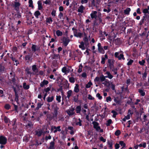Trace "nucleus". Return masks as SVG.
Instances as JSON below:
<instances>
[{
  "label": "nucleus",
  "instance_id": "ea45409f",
  "mask_svg": "<svg viewBox=\"0 0 149 149\" xmlns=\"http://www.w3.org/2000/svg\"><path fill=\"white\" fill-rule=\"evenodd\" d=\"M107 143L109 145V147L110 148H112V143L111 141H108Z\"/></svg>",
  "mask_w": 149,
  "mask_h": 149
},
{
  "label": "nucleus",
  "instance_id": "6ab92c4d",
  "mask_svg": "<svg viewBox=\"0 0 149 149\" xmlns=\"http://www.w3.org/2000/svg\"><path fill=\"white\" fill-rule=\"evenodd\" d=\"M61 127L60 126H58L57 127L54 126L53 128L54 129H55L54 131V133H56L57 131L60 132L61 131V129H60Z\"/></svg>",
  "mask_w": 149,
  "mask_h": 149
},
{
  "label": "nucleus",
  "instance_id": "1a4fd4ad",
  "mask_svg": "<svg viewBox=\"0 0 149 149\" xmlns=\"http://www.w3.org/2000/svg\"><path fill=\"white\" fill-rule=\"evenodd\" d=\"M31 49L34 52L39 50V47L36 45L33 44L31 47Z\"/></svg>",
  "mask_w": 149,
  "mask_h": 149
},
{
  "label": "nucleus",
  "instance_id": "393cba45",
  "mask_svg": "<svg viewBox=\"0 0 149 149\" xmlns=\"http://www.w3.org/2000/svg\"><path fill=\"white\" fill-rule=\"evenodd\" d=\"M54 97L53 96L51 97H48L47 98V101L48 102H51L53 100Z\"/></svg>",
  "mask_w": 149,
  "mask_h": 149
},
{
  "label": "nucleus",
  "instance_id": "ddd939ff",
  "mask_svg": "<svg viewBox=\"0 0 149 149\" xmlns=\"http://www.w3.org/2000/svg\"><path fill=\"white\" fill-rule=\"evenodd\" d=\"M48 83L49 82L48 81L44 80L42 81L41 82L40 85L41 87H43L45 85H47Z\"/></svg>",
  "mask_w": 149,
  "mask_h": 149
},
{
  "label": "nucleus",
  "instance_id": "2f4dec72",
  "mask_svg": "<svg viewBox=\"0 0 149 149\" xmlns=\"http://www.w3.org/2000/svg\"><path fill=\"white\" fill-rule=\"evenodd\" d=\"M32 70L35 72L38 71L36 66V65H33L32 66Z\"/></svg>",
  "mask_w": 149,
  "mask_h": 149
},
{
  "label": "nucleus",
  "instance_id": "2eb2a0df",
  "mask_svg": "<svg viewBox=\"0 0 149 149\" xmlns=\"http://www.w3.org/2000/svg\"><path fill=\"white\" fill-rule=\"evenodd\" d=\"M74 91L76 93H78L79 92V86L78 84H75V86L74 87Z\"/></svg>",
  "mask_w": 149,
  "mask_h": 149
},
{
  "label": "nucleus",
  "instance_id": "7ed1b4c3",
  "mask_svg": "<svg viewBox=\"0 0 149 149\" xmlns=\"http://www.w3.org/2000/svg\"><path fill=\"white\" fill-rule=\"evenodd\" d=\"M119 52H116L114 54V56L116 58H117L119 60H121L123 59L124 60L125 58L124 57V55L123 54H120L119 55Z\"/></svg>",
  "mask_w": 149,
  "mask_h": 149
},
{
  "label": "nucleus",
  "instance_id": "f03ea898",
  "mask_svg": "<svg viewBox=\"0 0 149 149\" xmlns=\"http://www.w3.org/2000/svg\"><path fill=\"white\" fill-rule=\"evenodd\" d=\"M73 31L74 36L77 37L81 38L82 34L80 32H78L77 29L73 27L72 29Z\"/></svg>",
  "mask_w": 149,
  "mask_h": 149
},
{
  "label": "nucleus",
  "instance_id": "09e8293b",
  "mask_svg": "<svg viewBox=\"0 0 149 149\" xmlns=\"http://www.w3.org/2000/svg\"><path fill=\"white\" fill-rule=\"evenodd\" d=\"M96 1H98V0H96ZM92 5L93 6H96L97 3L96 2L95 0H93L92 2Z\"/></svg>",
  "mask_w": 149,
  "mask_h": 149
},
{
  "label": "nucleus",
  "instance_id": "f257e3e1",
  "mask_svg": "<svg viewBox=\"0 0 149 149\" xmlns=\"http://www.w3.org/2000/svg\"><path fill=\"white\" fill-rule=\"evenodd\" d=\"M92 124L93 125V127L97 131H99L101 132H103V130L101 129L100 126L99 125L98 123L95 121H93L92 122Z\"/></svg>",
  "mask_w": 149,
  "mask_h": 149
},
{
  "label": "nucleus",
  "instance_id": "c03bdc74",
  "mask_svg": "<svg viewBox=\"0 0 149 149\" xmlns=\"http://www.w3.org/2000/svg\"><path fill=\"white\" fill-rule=\"evenodd\" d=\"M42 104L41 103H38L37 104V106L36 107V109L38 110L40 108H41Z\"/></svg>",
  "mask_w": 149,
  "mask_h": 149
},
{
  "label": "nucleus",
  "instance_id": "412c9836",
  "mask_svg": "<svg viewBox=\"0 0 149 149\" xmlns=\"http://www.w3.org/2000/svg\"><path fill=\"white\" fill-rule=\"evenodd\" d=\"M113 42L116 45H118L121 43V41L119 38H117L114 40Z\"/></svg>",
  "mask_w": 149,
  "mask_h": 149
},
{
  "label": "nucleus",
  "instance_id": "c85d7f7f",
  "mask_svg": "<svg viewBox=\"0 0 149 149\" xmlns=\"http://www.w3.org/2000/svg\"><path fill=\"white\" fill-rule=\"evenodd\" d=\"M78 121L76 123V125H79L80 126H82L81 122L82 121L80 119V118H79L78 119Z\"/></svg>",
  "mask_w": 149,
  "mask_h": 149
},
{
  "label": "nucleus",
  "instance_id": "603ef678",
  "mask_svg": "<svg viewBox=\"0 0 149 149\" xmlns=\"http://www.w3.org/2000/svg\"><path fill=\"white\" fill-rule=\"evenodd\" d=\"M111 112L113 113V118H115L116 115L117 114V113L115 111L113 110L111 111Z\"/></svg>",
  "mask_w": 149,
  "mask_h": 149
},
{
  "label": "nucleus",
  "instance_id": "4c0bfd02",
  "mask_svg": "<svg viewBox=\"0 0 149 149\" xmlns=\"http://www.w3.org/2000/svg\"><path fill=\"white\" fill-rule=\"evenodd\" d=\"M79 95H77V96H74L73 97V100L74 102H77L78 101V97Z\"/></svg>",
  "mask_w": 149,
  "mask_h": 149
},
{
  "label": "nucleus",
  "instance_id": "c9c22d12",
  "mask_svg": "<svg viewBox=\"0 0 149 149\" xmlns=\"http://www.w3.org/2000/svg\"><path fill=\"white\" fill-rule=\"evenodd\" d=\"M29 7H31L32 8H33V2L32 0H29Z\"/></svg>",
  "mask_w": 149,
  "mask_h": 149
},
{
  "label": "nucleus",
  "instance_id": "bf43d9fd",
  "mask_svg": "<svg viewBox=\"0 0 149 149\" xmlns=\"http://www.w3.org/2000/svg\"><path fill=\"white\" fill-rule=\"evenodd\" d=\"M84 41L86 43H87L88 42V40L87 36H85V37L84 38Z\"/></svg>",
  "mask_w": 149,
  "mask_h": 149
},
{
  "label": "nucleus",
  "instance_id": "6e6d98bb",
  "mask_svg": "<svg viewBox=\"0 0 149 149\" xmlns=\"http://www.w3.org/2000/svg\"><path fill=\"white\" fill-rule=\"evenodd\" d=\"M143 13L145 14H147V13H148V14H149V12L148 11V9L147 8H145V9H144L143 10Z\"/></svg>",
  "mask_w": 149,
  "mask_h": 149
},
{
  "label": "nucleus",
  "instance_id": "774afa93",
  "mask_svg": "<svg viewBox=\"0 0 149 149\" xmlns=\"http://www.w3.org/2000/svg\"><path fill=\"white\" fill-rule=\"evenodd\" d=\"M111 101V98L110 96H109L107 97L106 98V101L107 102H108L109 101Z\"/></svg>",
  "mask_w": 149,
  "mask_h": 149
},
{
  "label": "nucleus",
  "instance_id": "f3484780",
  "mask_svg": "<svg viewBox=\"0 0 149 149\" xmlns=\"http://www.w3.org/2000/svg\"><path fill=\"white\" fill-rule=\"evenodd\" d=\"M36 135H37L38 136H40L43 133V131L41 130H36L35 132Z\"/></svg>",
  "mask_w": 149,
  "mask_h": 149
},
{
  "label": "nucleus",
  "instance_id": "052dcab7",
  "mask_svg": "<svg viewBox=\"0 0 149 149\" xmlns=\"http://www.w3.org/2000/svg\"><path fill=\"white\" fill-rule=\"evenodd\" d=\"M20 5V3L18 2H15V8L19 7Z\"/></svg>",
  "mask_w": 149,
  "mask_h": 149
},
{
  "label": "nucleus",
  "instance_id": "8fccbe9b",
  "mask_svg": "<svg viewBox=\"0 0 149 149\" xmlns=\"http://www.w3.org/2000/svg\"><path fill=\"white\" fill-rule=\"evenodd\" d=\"M121 132L120 130H117L115 132V134L117 136L119 135L120 134Z\"/></svg>",
  "mask_w": 149,
  "mask_h": 149
},
{
  "label": "nucleus",
  "instance_id": "e2e57ef3",
  "mask_svg": "<svg viewBox=\"0 0 149 149\" xmlns=\"http://www.w3.org/2000/svg\"><path fill=\"white\" fill-rule=\"evenodd\" d=\"M145 61L144 60H143L141 61H139V64L141 65H143L145 63Z\"/></svg>",
  "mask_w": 149,
  "mask_h": 149
},
{
  "label": "nucleus",
  "instance_id": "bb28decb",
  "mask_svg": "<svg viewBox=\"0 0 149 149\" xmlns=\"http://www.w3.org/2000/svg\"><path fill=\"white\" fill-rule=\"evenodd\" d=\"M34 15L36 17L38 18V16L40 15V13L39 11L37 10L34 13Z\"/></svg>",
  "mask_w": 149,
  "mask_h": 149
},
{
  "label": "nucleus",
  "instance_id": "20e7f679",
  "mask_svg": "<svg viewBox=\"0 0 149 149\" xmlns=\"http://www.w3.org/2000/svg\"><path fill=\"white\" fill-rule=\"evenodd\" d=\"M74 109L73 108H72L68 109L66 112L69 116H72L75 114L74 112Z\"/></svg>",
  "mask_w": 149,
  "mask_h": 149
},
{
  "label": "nucleus",
  "instance_id": "e433bc0d",
  "mask_svg": "<svg viewBox=\"0 0 149 149\" xmlns=\"http://www.w3.org/2000/svg\"><path fill=\"white\" fill-rule=\"evenodd\" d=\"M32 56V55H31L30 54L26 55L25 57V59L26 60L29 61L31 58Z\"/></svg>",
  "mask_w": 149,
  "mask_h": 149
},
{
  "label": "nucleus",
  "instance_id": "4be33fe9",
  "mask_svg": "<svg viewBox=\"0 0 149 149\" xmlns=\"http://www.w3.org/2000/svg\"><path fill=\"white\" fill-rule=\"evenodd\" d=\"M130 10L131 9L130 8H127L125 10H124V13L126 15H129Z\"/></svg>",
  "mask_w": 149,
  "mask_h": 149
},
{
  "label": "nucleus",
  "instance_id": "69168bd1",
  "mask_svg": "<svg viewBox=\"0 0 149 149\" xmlns=\"http://www.w3.org/2000/svg\"><path fill=\"white\" fill-rule=\"evenodd\" d=\"M4 120L6 123H8L9 122V120L5 116L4 117Z\"/></svg>",
  "mask_w": 149,
  "mask_h": 149
},
{
  "label": "nucleus",
  "instance_id": "37998d69",
  "mask_svg": "<svg viewBox=\"0 0 149 149\" xmlns=\"http://www.w3.org/2000/svg\"><path fill=\"white\" fill-rule=\"evenodd\" d=\"M62 71L63 73H64L65 74H66L67 68L65 67H63L62 69Z\"/></svg>",
  "mask_w": 149,
  "mask_h": 149
},
{
  "label": "nucleus",
  "instance_id": "39448f33",
  "mask_svg": "<svg viewBox=\"0 0 149 149\" xmlns=\"http://www.w3.org/2000/svg\"><path fill=\"white\" fill-rule=\"evenodd\" d=\"M52 109L54 110V115L56 117L58 114L57 111L59 109V108L57 107V106L56 105H52Z\"/></svg>",
  "mask_w": 149,
  "mask_h": 149
},
{
  "label": "nucleus",
  "instance_id": "a19ab883",
  "mask_svg": "<svg viewBox=\"0 0 149 149\" xmlns=\"http://www.w3.org/2000/svg\"><path fill=\"white\" fill-rule=\"evenodd\" d=\"M69 81L71 83H74L75 82V79L73 77H70L69 78Z\"/></svg>",
  "mask_w": 149,
  "mask_h": 149
},
{
  "label": "nucleus",
  "instance_id": "4468645a",
  "mask_svg": "<svg viewBox=\"0 0 149 149\" xmlns=\"http://www.w3.org/2000/svg\"><path fill=\"white\" fill-rule=\"evenodd\" d=\"M85 9V8L83 5H81L78 8V11L79 12L82 13L83 12L84 10Z\"/></svg>",
  "mask_w": 149,
  "mask_h": 149
},
{
  "label": "nucleus",
  "instance_id": "0e129e2a",
  "mask_svg": "<svg viewBox=\"0 0 149 149\" xmlns=\"http://www.w3.org/2000/svg\"><path fill=\"white\" fill-rule=\"evenodd\" d=\"M100 80V77H97L94 79V81L95 82H97L99 81Z\"/></svg>",
  "mask_w": 149,
  "mask_h": 149
},
{
  "label": "nucleus",
  "instance_id": "473e14b6",
  "mask_svg": "<svg viewBox=\"0 0 149 149\" xmlns=\"http://www.w3.org/2000/svg\"><path fill=\"white\" fill-rule=\"evenodd\" d=\"M131 116L127 114V115L126 116H125V118L123 119V120L124 121H125L126 120L130 119Z\"/></svg>",
  "mask_w": 149,
  "mask_h": 149
},
{
  "label": "nucleus",
  "instance_id": "423d86ee",
  "mask_svg": "<svg viewBox=\"0 0 149 149\" xmlns=\"http://www.w3.org/2000/svg\"><path fill=\"white\" fill-rule=\"evenodd\" d=\"M98 50L99 53L104 54L105 53L102 47L101 46V44L99 43L97 44Z\"/></svg>",
  "mask_w": 149,
  "mask_h": 149
},
{
  "label": "nucleus",
  "instance_id": "9b49d317",
  "mask_svg": "<svg viewBox=\"0 0 149 149\" xmlns=\"http://www.w3.org/2000/svg\"><path fill=\"white\" fill-rule=\"evenodd\" d=\"M97 12L96 11H93L92 13L90 15L91 18L93 19H96L97 17Z\"/></svg>",
  "mask_w": 149,
  "mask_h": 149
},
{
  "label": "nucleus",
  "instance_id": "58836bf2",
  "mask_svg": "<svg viewBox=\"0 0 149 149\" xmlns=\"http://www.w3.org/2000/svg\"><path fill=\"white\" fill-rule=\"evenodd\" d=\"M139 92L142 96H144L145 94V92L142 89H139Z\"/></svg>",
  "mask_w": 149,
  "mask_h": 149
},
{
  "label": "nucleus",
  "instance_id": "aec40b11",
  "mask_svg": "<svg viewBox=\"0 0 149 149\" xmlns=\"http://www.w3.org/2000/svg\"><path fill=\"white\" fill-rule=\"evenodd\" d=\"M108 63L109 64L110 68L111 69L113 67V62L112 60L111 59L108 60Z\"/></svg>",
  "mask_w": 149,
  "mask_h": 149
},
{
  "label": "nucleus",
  "instance_id": "dca6fc26",
  "mask_svg": "<svg viewBox=\"0 0 149 149\" xmlns=\"http://www.w3.org/2000/svg\"><path fill=\"white\" fill-rule=\"evenodd\" d=\"M72 93L73 91L72 90H69L67 92V97L68 99H69L70 97L71 96Z\"/></svg>",
  "mask_w": 149,
  "mask_h": 149
},
{
  "label": "nucleus",
  "instance_id": "79ce46f5",
  "mask_svg": "<svg viewBox=\"0 0 149 149\" xmlns=\"http://www.w3.org/2000/svg\"><path fill=\"white\" fill-rule=\"evenodd\" d=\"M139 146L140 147H143L145 148L146 146V143L145 142H143L139 145Z\"/></svg>",
  "mask_w": 149,
  "mask_h": 149
},
{
  "label": "nucleus",
  "instance_id": "5701e85b",
  "mask_svg": "<svg viewBox=\"0 0 149 149\" xmlns=\"http://www.w3.org/2000/svg\"><path fill=\"white\" fill-rule=\"evenodd\" d=\"M79 47L81 48L82 50H84L85 49V48L84 46V43L83 42H81L80 45H79Z\"/></svg>",
  "mask_w": 149,
  "mask_h": 149
},
{
  "label": "nucleus",
  "instance_id": "5fc2aeb1",
  "mask_svg": "<svg viewBox=\"0 0 149 149\" xmlns=\"http://www.w3.org/2000/svg\"><path fill=\"white\" fill-rule=\"evenodd\" d=\"M51 88V86H49L47 88H45L44 89V90L45 92L47 93V92L50 91Z\"/></svg>",
  "mask_w": 149,
  "mask_h": 149
},
{
  "label": "nucleus",
  "instance_id": "a211bd4d",
  "mask_svg": "<svg viewBox=\"0 0 149 149\" xmlns=\"http://www.w3.org/2000/svg\"><path fill=\"white\" fill-rule=\"evenodd\" d=\"M81 110V107L80 105L77 106L76 108V111L77 113H80Z\"/></svg>",
  "mask_w": 149,
  "mask_h": 149
},
{
  "label": "nucleus",
  "instance_id": "338daca9",
  "mask_svg": "<svg viewBox=\"0 0 149 149\" xmlns=\"http://www.w3.org/2000/svg\"><path fill=\"white\" fill-rule=\"evenodd\" d=\"M100 140L103 142H105L106 141V139H104L102 136H101L100 137Z\"/></svg>",
  "mask_w": 149,
  "mask_h": 149
},
{
  "label": "nucleus",
  "instance_id": "cd10ccee",
  "mask_svg": "<svg viewBox=\"0 0 149 149\" xmlns=\"http://www.w3.org/2000/svg\"><path fill=\"white\" fill-rule=\"evenodd\" d=\"M23 86L25 89H28L29 88V85H26V83L24 82L23 84Z\"/></svg>",
  "mask_w": 149,
  "mask_h": 149
},
{
  "label": "nucleus",
  "instance_id": "3c124183",
  "mask_svg": "<svg viewBox=\"0 0 149 149\" xmlns=\"http://www.w3.org/2000/svg\"><path fill=\"white\" fill-rule=\"evenodd\" d=\"M82 66L81 65H80L79 66V69L78 71V72L80 73L82 71Z\"/></svg>",
  "mask_w": 149,
  "mask_h": 149
},
{
  "label": "nucleus",
  "instance_id": "f8f14e48",
  "mask_svg": "<svg viewBox=\"0 0 149 149\" xmlns=\"http://www.w3.org/2000/svg\"><path fill=\"white\" fill-rule=\"evenodd\" d=\"M107 59L108 56L107 54H106L104 55V57L102 56L101 58V63L102 64H104L105 63V60Z\"/></svg>",
  "mask_w": 149,
  "mask_h": 149
},
{
  "label": "nucleus",
  "instance_id": "680f3d73",
  "mask_svg": "<svg viewBox=\"0 0 149 149\" xmlns=\"http://www.w3.org/2000/svg\"><path fill=\"white\" fill-rule=\"evenodd\" d=\"M56 11L54 9L52 10L51 13V15L52 16L54 17L56 16Z\"/></svg>",
  "mask_w": 149,
  "mask_h": 149
},
{
  "label": "nucleus",
  "instance_id": "864d4df0",
  "mask_svg": "<svg viewBox=\"0 0 149 149\" xmlns=\"http://www.w3.org/2000/svg\"><path fill=\"white\" fill-rule=\"evenodd\" d=\"M119 144L120 145L123 146V148L125 147V144L124 143V142L123 141H120L119 142Z\"/></svg>",
  "mask_w": 149,
  "mask_h": 149
},
{
  "label": "nucleus",
  "instance_id": "b1692460",
  "mask_svg": "<svg viewBox=\"0 0 149 149\" xmlns=\"http://www.w3.org/2000/svg\"><path fill=\"white\" fill-rule=\"evenodd\" d=\"M54 141H52L50 143V145L49 148V149H54Z\"/></svg>",
  "mask_w": 149,
  "mask_h": 149
},
{
  "label": "nucleus",
  "instance_id": "72a5a7b5",
  "mask_svg": "<svg viewBox=\"0 0 149 149\" xmlns=\"http://www.w3.org/2000/svg\"><path fill=\"white\" fill-rule=\"evenodd\" d=\"M92 83L91 81H89L88 83L86 85V87L87 88H88L91 87V86L92 85Z\"/></svg>",
  "mask_w": 149,
  "mask_h": 149
},
{
  "label": "nucleus",
  "instance_id": "de8ad7c7",
  "mask_svg": "<svg viewBox=\"0 0 149 149\" xmlns=\"http://www.w3.org/2000/svg\"><path fill=\"white\" fill-rule=\"evenodd\" d=\"M26 126L28 128L29 127H32L33 126V125L31 123V122H29V123L27 124V125H26Z\"/></svg>",
  "mask_w": 149,
  "mask_h": 149
},
{
  "label": "nucleus",
  "instance_id": "a878e982",
  "mask_svg": "<svg viewBox=\"0 0 149 149\" xmlns=\"http://www.w3.org/2000/svg\"><path fill=\"white\" fill-rule=\"evenodd\" d=\"M56 35L58 36H61L63 35V33L59 30H58L56 31Z\"/></svg>",
  "mask_w": 149,
  "mask_h": 149
},
{
  "label": "nucleus",
  "instance_id": "49530a36",
  "mask_svg": "<svg viewBox=\"0 0 149 149\" xmlns=\"http://www.w3.org/2000/svg\"><path fill=\"white\" fill-rule=\"evenodd\" d=\"M61 97L60 95L56 96V100L58 101V102H60L61 101Z\"/></svg>",
  "mask_w": 149,
  "mask_h": 149
},
{
  "label": "nucleus",
  "instance_id": "4d7b16f0",
  "mask_svg": "<svg viewBox=\"0 0 149 149\" xmlns=\"http://www.w3.org/2000/svg\"><path fill=\"white\" fill-rule=\"evenodd\" d=\"M102 84L106 86H107L109 85V82L108 81H107V80L105 81L104 82L102 83Z\"/></svg>",
  "mask_w": 149,
  "mask_h": 149
},
{
  "label": "nucleus",
  "instance_id": "6e6552de",
  "mask_svg": "<svg viewBox=\"0 0 149 149\" xmlns=\"http://www.w3.org/2000/svg\"><path fill=\"white\" fill-rule=\"evenodd\" d=\"M7 142L6 138L2 136H0V144H5Z\"/></svg>",
  "mask_w": 149,
  "mask_h": 149
},
{
  "label": "nucleus",
  "instance_id": "c756f323",
  "mask_svg": "<svg viewBox=\"0 0 149 149\" xmlns=\"http://www.w3.org/2000/svg\"><path fill=\"white\" fill-rule=\"evenodd\" d=\"M52 21V20L51 17H49V18H47L46 19V22L50 24H51Z\"/></svg>",
  "mask_w": 149,
  "mask_h": 149
},
{
  "label": "nucleus",
  "instance_id": "0eeeda50",
  "mask_svg": "<svg viewBox=\"0 0 149 149\" xmlns=\"http://www.w3.org/2000/svg\"><path fill=\"white\" fill-rule=\"evenodd\" d=\"M63 44L65 46H66L70 42V40L68 38L64 37L62 39Z\"/></svg>",
  "mask_w": 149,
  "mask_h": 149
},
{
  "label": "nucleus",
  "instance_id": "7c9ffc66",
  "mask_svg": "<svg viewBox=\"0 0 149 149\" xmlns=\"http://www.w3.org/2000/svg\"><path fill=\"white\" fill-rule=\"evenodd\" d=\"M114 102L116 104H119L120 103V102L118 97H114Z\"/></svg>",
  "mask_w": 149,
  "mask_h": 149
},
{
  "label": "nucleus",
  "instance_id": "13d9d810",
  "mask_svg": "<svg viewBox=\"0 0 149 149\" xmlns=\"http://www.w3.org/2000/svg\"><path fill=\"white\" fill-rule=\"evenodd\" d=\"M63 14L61 12H60V13L58 15V17L60 19H63Z\"/></svg>",
  "mask_w": 149,
  "mask_h": 149
},
{
  "label": "nucleus",
  "instance_id": "f704fd0d",
  "mask_svg": "<svg viewBox=\"0 0 149 149\" xmlns=\"http://www.w3.org/2000/svg\"><path fill=\"white\" fill-rule=\"evenodd\" d=\"M112 123V121L111 119H109L107 121L106 123V125L108 126L110 125V124Z\"/></svg>",
  "mask_w": 149,
  "mask_h": 149
},
{
  "label": "nucleus",
  "instance_id": "9d476101",
  "mask_svg": "<svg viewBox=\"0 0 149 149\" xmlns=\"http://www.w3.org/2000/svg\"><path fill=\"white\" fill-rule=\"evenodd\" d=\"M105 74L107 75L105 76L106 78H108L109 79H112L113 77V76L109 71H106Z\"/></svg>",
  "mask_w": 149,
  "mask_h": 149
},
{
  "label": "nucleus",
  "instance_id": "a18cd8bd",
  "mask_svg": "<svg viewBox=\"0 0 149 149\" xmlns=\"http://www.w3.org/2000/svg\"><path fill=\"white\" fill-rule=\"evenodd\" d=\"M105 76H104V75H102L100 77V81L101 82L104 81L105 80Z\"/></svg>",
  "mask_w": 149,
  "mask_h": 149
}]
</instances>
